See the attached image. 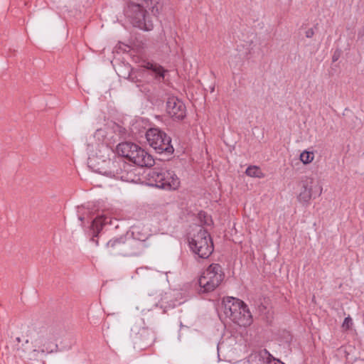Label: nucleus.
Masks as SVG:
<instances>
[{"instance_id": "dca6fc26", "label": "nucleus", "mask_w": 364, "mask_h": 364, "mask_svg": "<svg viewBox=\"0 0 364 364\" xmlns=\"http://www.w3.org/2000/svg\"><path fill=\"white\" fill-rule=\"evenodd\" d=\"M111 219L108 217L102 215L97 217L92 222L91 228L94 232L92 240L98 245V241L95 240V237H97L99 232L102 229L103 225L110 223Z\"/></svg>"}, {"instance_id": "cd10ccee", "label": "nucleus", "mask_w": 364, "mask_h": 364, "mask_svg": "<svg viewBox=\"0 0 364 364\" xmlns=\"http://www.w3.org/2000/svg\"><path fill=\"white\" fill-rule=\"evenodd\" d=\"M79 218V220H80V221H82V222L85 220V217H84V215H83L82 214H81V215L79 216V218Z\"/></svg>"}, {"instance_id": "0eeeda50", "label": "nucleus", "mask_w": 364, "mask_h": 364, "mask_svg": "<svg viewBox=\"0 0 364 364\" xmlns=\"http://www.w3.org/2000/svg\"><path fill=\"white\" fill-rule=\"evenodd\" d=\"M145 8L142 4L132 3L128 5L125 14L134 27L149 31L154 28V24L150 17L146 16Z\"/></svg>"}, {"instance_id": "4be33fe9", "label": "nucleus", "mask_w": 364, "mask_h": 364, "mask_svg": "<svg viewBox=\"0 0 364 364\" xmlns=\"http://www.w3.org/2000/svg\"><path fill=\"white\" fill-rule=\"evenodd\" d=\"M245 173L250 177H255V178H262L264 176V175L262 172L261 169L256 166H249L246 169Z\"/></svg>"}, {"instance_id": "ddd939ff", "label": "nucleus", "mask_w": 364, "mask_h": 364, "mask_svg": "<svg viewBox=\"0 0 364 364\" xmlns=\"http://www.w3.org/2000/svg\"><path fill=\"white\" fill-rule=\"evenodd\" d=\"M243 301L239 299L228 296L223 299V312L226 317L232 315V312L237 310L238 307L242 306Z\"/></svg>"}, {"instance_id": "c756f323", "label": "nucleus", "mask_w": 364, "mask_h": 364, "mask_svg": "<svg viewBox=\"0 0 364 364\" xmlns=\"http://www.w3.org/2000/svg\"><path fill=\"white\" fill-rule=\"evenodd\" d=\"M81 209H82V208H78V213H80Z\"/></svg>"}, {"instance_id": "5701e85b", "label": "nucleus", "mask_w": 364, "mask_h": 364, "mask_svg": "<svg viewBox=\"0 0 364 364\" xmlns=\"http://www.w3.org/2000/svg\"><path fill=\"white\" fill-rule=\"evenodd\" d=\"M128 68V74L127 76L124 75L123 77L124 78L128 79L132 82H137L139 81V79L138 78L139 75V71L136 70H134L133 68Z\"/></svg>"}, {"instance_id": "c85d7f7f", "label": "nucleus", "mask_w": 364, "mask_h": 364, "mask_svg": "<svg viewBox=\"0 0 364 364\" xmlns=\"http://www.w3.org/2000/svg\"><path fill=\"white\" fill-rule=\"evenodd\" d=\"M16 341L19 343L21 341V338L19 337L16 338Z\"/></svg>"}, {"instance_id": "412c9836", "label": "nucleus", "mask_w": 364, "mask_h": 364, "mask_svg": "<svg viewBox=\"0 0 364 364\" xmlns=\"http://www.w3.org/2000/svg\"><path fill=\"white\" fill-rule=\"evenodd\" d=\"M141 4L151 11L154 14L159 12V5L161 0H141Z\"/></svg>"}, {"instance_id": "bb28decb", "label": "nucleus", "mask_w": 364, "mask_h": 364, "mask_svg": "<svg viewBox=\"0 0 364 364\" xmlns=\"http://www.w3.org/2000/svg\"><path fill=\"white\" fill-rule=\"evenodd\" d=\"M338 57H339L338 55H337L336 53H334V55L332 57L333 62L337 61L338 59Z\"/></svg>"}, {"instance_id": "39448f33", "label": "nucleus", "mask_w": 364, "mask_h": 364, "mask_svg": "<svg viewBox=\"0 0 364 364\" xmlns=\"http://www.w3.org/2000/svg\"><path fill=\"white\" fill-rule=\"evenodd\" d=\"M146 140L156 153L169 156L173 154L171 139L164 131L158 128H150L146 133Z\"/></svg>"}, {"instance_id": "2eb2a0df", "label": "nucleus", "mask_w": 364, "mask_h": 364, "mask_svg": "<svg viewBox=\"0 0 364 364\" xmlns=\"http://www.w3.org/2000/svg\"><path fill=\"white\" fill-rule=\"evenodd\" d=\"M132 237H129L130 239H134L139 242V255L141 252L142 249L144 247L143 242L146 241L150 235L146 229L144 227L135 226L132 230Z\"/></svg>"}, {"instance_id": "393cba45", "label": "nucleus", "mask_w": 364, "mask_h": 364, "mask_svg": "<svg viewBox=\"0 0 364 364\" xmlns=\"http://www.w3.org/2000/svg\"><path fill=\"white\" fill-rule=\"evenodd\" d=\"M353 325V321L352 318L348 316V317H346L343 323H342V328L344 331H348L350 328L351 326Z\"/></svg>"}, {"instance_id": "f03ea898", "label": "nucleus", "mask_w": 364, "mask_h": 364, "mask_svg": "<svg viewBox=\"0 0 364 364\" xmlns=\"http://www.w3.org/2000/svg\"><path fill=\"white\" fill-rule=\"evenodd\" d=\"M146 178L149 185L167 191L177 190L181 184L179 178L173 171L159 164L149 170Z\"/></svg>"}, {"instance_id": "aec40b11", "label": "nucleus", "mask_w": 364, "mask_h": 364, "mask_svg": "<svg viewBox=\"0 0 364 364\" xmlns=\"http://www.w3.org/2000/svg\"><path fill=\"white\" fill-rule=\"evenodd\" d=\"M116 176H112L116 178H120L122 181L127 182H134L136 176L132 171H122L120 166L115 168Z\"/></svg>"}, {"instance_id": "4468645a", "label": "nucleus", "mask_w": 364, "mask_h": 364, "mask_svg": "<svg viewBox=\"0 0 364 364\" xmlns=\"http://www.w3.org/2000/svg\"><path fill=\"white\" fill-rule=\"evenodd\" d=\"M135 340V343H138L141 347L146 348L153 343L154 336L152 332L148 329L142 328L136 334Z\"/></svg>"}, {"instance_id": "20e7f679", "label": "nucleus", "mask_w": 364, "mask_h": 364, "mask_svg": "<svg viewBox=\"0 0 364 364\" xmlns=\"http://www.w3.org/2000/svg\"><path fill=\"white\" fill-rule=\"evenodd\" d=\"M139 242L126 237L114 238L107 242L106 247L110 255L134 257L139 255Z\"/></svg>"}, {"instance_id": "a878e982", "label": "nucleus", "mask_w": 364, "mask_h": 364, "mask_svg": "<svg viewBox=\"0 0 364 364\" xmlns=\"http://www.w3.org/2000/svg\"><path fill=\"white\" fill-rule=\"evenodd\" d=\"M306 37L308 38H311L314 36V31L313 28H309V30H307L306 31Z\"/></svg>"}, {"instance_id": "6e6552de", "label": "nucleus", "mask_w": 364, "mask_h": 364, "mask_svg": "<svg viewBox=\"0 0 364 364\" xmlns=\"http://www.w3.org/2000/svg\"><path fill=\"white\" fill-rule=\"evenodd\" d=\"M87 165L93 171L107 176H116L115 168L119 167V162L97 154L89 156Z\"/></svg>"}, {"instance_id": "b1692460", "label": "nucleus", "mask_w": 364, "mask_h": 364, "mask_svg": "<svg viewBox=\"0 0 364 364\" xmlns=\"http://www.w3.org/2000/svg\"><path fill=\"white\" fill-rule=\"evenodd\" d=\"M314 158L313 152L304 151L300 154V160L304 164H308L311 163Z\"/></svg>"}, {"instance_id": "7c9ffc66", "label": "nucleus", "mask_w": 364, "mask_h": 364, "mask_svg": "<svg viewBox=\"0 0 364 364\" xmlns=\"http://www.w3.org/2000/svg\"><path fill=\"white\" fill-rule=\"evenodd\" d=\"M214 89H215V88H214V87H212V89H211V92H213V91H214Z\"/></svg>"}, {"instance_id": "7ed1b4c3", "label": "nucleus", "mask_w": 364, "mask_h": 364, "mask_svg": "<svg viewBox=\"0 0 364 364\" xmlns=\"http://www.w3.org/2000/svg\"><path fill=\"white\" fill-rule=\"evenodd\" d=\"M193 231L188 239L190 248L202 259L209 257L214 250L210 233L201 226H197Z\"/></svg>"}, {"instance_id": "f257e3e1", "label": "nucleus", "mask_w": 364, "mask_h": 364, "mask_svg": "<svg viewBox=\"0 0 364 364\" xmlns=\"http://www.w3.org/2000/svg\"><path fill=\"white\" fill-rule=\"evenodd\" d=\"M58 333L51 326H41L35 328L33 337L34 349L28 353V359L38 360V354L52 353L58 350L56 343Z\"/></svg>"}, {"instance_id": "f8f14e48", "label": "nucleus", "mask_w": 364, "mask_h": 364, "mask_svg": "<svg viewBox=\"0 0 364 364\" xmlns=\"http://www.w3.org/2000/svg\"><path fill=\"white\" fill-rule=\"evenodd\" d=\"M314 183V178L311 177L306 176L301 181V191L299 193L297 198L298 200L304 205H307L312 197V186Z\"/></svg>"}, {"instance_id": "9d476101", "label": "nucleus", "mask_w": 364, "mask_h": 364, "mask_svg": "<svg viewBox=\"0 0 364 364\" xmlns=\"http://www.w3.org/2000/svg\"><path fill=\"white\" fill-rule=\"evenodd\" d=\"M129 161L141 167H151L155 165V161L152 156L138 145H136L134 151H133Z\"/></svg>"}, {"instance_id": "9b49d317", "label": "nucleus", "mask_w": 364, "mask_h": 364, "mask_svg": "<svg viewBox=\"0 0 364 364\" xmlns=\"http://www.w3.org/2000/svg\"><path fill=\"white\" fill-rule=\"evenodd\" d=\"M228 318L240 326L250 325L252 323V315L247 305L243 302L242 306H240Z\"/></svg>"}, {"instance_id": "6ab92c4d", "label": "nucleus", "mask_w": 364, "mask_h": 364, "mask_svg": "<svg viewBox=\"0 0 364 364\" xmlns=\"http://www.w3.org/2000/svg\"><path fill=\"white\" fill-rule=\"evenodd\" d=\"M141 67L151 70L155 75V78L156 80H160L164 78V73L166 70L161 65L152 62H145Z\"/></svg>"}, {"instance_id": "a211bd4d", "label": "nucleus", "mask_w": 364, "mask_h": 364, "mask_svg": "<svg viewBox=\"0 0 364 364\" xmlns=\"http://www.w3.org/2000/svg\"><path fill=\"white\" fill-rule=\"evenodd\" d=\"M136 144L131 142L120 143L117 146V154L129 160Z\"/></svg>"}, {"instance_id": "423d86ee", "label": "nucleus", "mask_w": 364, "mask_h": 364, "mask_svg": "<svg viewBox=\"0 0 364 364\" xmlns=\"http://www.w3.org/2000/svg\"><path fill=\"white\" fill-rule=\"evenodd\" d=\"M225 274L219 264L213 263L202 273L198 284L203 292L215 290L223 282Z\"/></svg>"}, {"instance_id": "f3484780", "label": "nucleus", "mask_w": 364, "mask_h": 364, "mask_svg": "<svg viewBox=\"0 0 364 364\" xmlns=\"http://www.w3.org/2000/svg\"><path fill=\"white\" fill-rule=\"evenodd\" d=\"M253 356L262 363L266 361L267 364H284L280 360L275 358L267 349L259 350Z\"/></svg>"}, {"instance_id": "1a4fd4ad", "label": "nucleus", "mask_w": 364, "mask_h": 364, "mask_svg": "<svg viewBox=\"0 0 364 364\" xmlns=\"http://www.w3.org/2000/svg\"><path fill=\"white\" fill-rule=\"evenodd\" d=\"M166 112L174 120H182L186 116V108L184 103L174 96L168 98Z\"/></svg>"}]
</instances>
